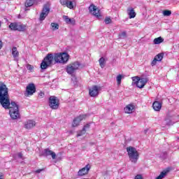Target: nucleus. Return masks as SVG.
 Instances as JSON below:
<instances>
[{"mask_svg": "<svg viewBox=\"0 0 179 179\" xmlns=\"http://www.w3.org/2000/svg\"><path fill=\"white\" fill-rule=\"evenodd\" d=\"M69 59V55L66 52L55 53L54 55L52 53H49L43 59L41 64V69H47L52 65L53 61L57 64H66Z\"/></svg>", "mask_w": 179, "mask_h": 179, "instance_id": "f257e3e1", "label": "nucleus"}, {"mask_svg": "<svg viewBox=\"0 0 179 179\" xmlns=\"http://www.w3.org/2000/svg\"><path fill=\"white\" fill-rule=\"evenodd\" d=\"M0 104L3 108H9V106H10L9 90L3 83L0 84Z\"/></svg>", "mask_w": 179, "mask_h": 179, "instance_id": "f03ea898", "label": "nucleus"}, {"mask_svg": "<svg viewBox=\"0 0 179 179\" xmlns=\"http://www.w3.org/2000/svg\"><path fill=\"white\" fill-rule=\"evenodd\" d=\"M5 110H10L9 114L12 120H17L20 118V113H19V105L15 101L10 102V106Z\"/></svg>", "mask_w": 179, "mask_h": 179, "instance_id": "7ed1b4c3", "label": "nucleus"}, {"mask_svg": "<svg viewBox=\"0 0 179 179\" xmlns=\"http://www.w3.org/2000/svg\"><path fill=\"white\" fill-rule=\"evenodd\" d=\"M127 152L128 153L129 159L131 163H136L139 159V152L136 150V148L134 147H127Z\"/></svg>", "mask_w": 179, "mask_h": 179, "instance_id": "20e7f679", "label": "nucleus"}, {"mask_svg": "<svg viewBox=\"0 0 179 179\" xmlns=\"http://www.w3.org/2000/svg\"><path fill=\"white\" fill-rule=\"evenodd\" d=\"M80 62H74L70 64H69L66 68V72L69 73V75H73L76 71H78L79 68H80Z\"/></svg>", "mask_w": 179, "mask_h": 179, "instance_id": "39448f33", "label": "nucleus"}, {"mask_svg": "<svg viewBox=\"0 0 179 179\" xmlns=\"http://www.w3.org/2000/svg\"><path fill=\"white\" fill-rule=\"evenodd\" d=\"M49 106L52 110H58L59 107V101L55 96H51L49 98Z\"/></svg>", "mask_w": 179, "mask_h": 179, "instance_id": "423d86ee", "label": "nucleus"}, {"mask_svg": "<svg viewBox=\"0 0 179 179\" xmlns=\"http://www.w3.org/2000/svg\"><path fill=\"white\" fill-rule=\"evenodd\" d=\"M9 28L10 30H14L15 31H24L26 30V27L23 24H19L16 22H13L10 24Z\"/></svg>", "mask_w": 179, "mask_h": 179, "instance_id": "0eeeda50", "label": "nucleus"}, {"mask_svg": "<svg viewBox=\"0 0 179 179\" xmlns=\"http://www.w3.org/2000/svg\"><path fill=\"white\" fill-rule=\"evenodd\" d=\"M50 13V6L48 4H45L43 6V8L42 10V12L40 15V20H44L47 16H48V14Z\"/></svg>", "mask_w": 179, "mask_h": 179, "instance_id": "6e6552de", "label": "nucleus"}, {"mask_svg": "<svg viewBox=\"0 0 179 179\" xmlns=\"http://www.w3.org/2000/svg\"><path fill=\"white\" fill-rule=\"evenodd\" d=\"M89 11L90 13H91L92 15L96 16V17H100V16H101L100 15V10H99V8H97V7L93 4L90 6Z\"/></svg>", "mask_w": 179, "mask_h": 179, "instance_id": "1a4fd4ad", "label": "nucleus"}, {"mask_svg": "<svg viewBox=\"0 0 179 179\" xmlns=\"http://www.w3.org/2000/svg\"><path fill=\"white\" fill-rule=\"evenodd\" d=\"M99 90H100V87L93 85L92 88L90 89V96H91V97H96V96H99Z\"/></svg>", "mask_w": 179, "mask_h": 179, "instance_id": "9d476101", "label": "nucleus"}, {"mask_svg": "<svg viewBox=\"0 0 179 179\" xmlns=\"http://www.w3.org/2000/svg\"><path fill=\"white\" fill-rule=\"evenodd\" d=\"M26 92L27 96H31L34 93H36V85L33 83H30L27 86Z\"/></svg>", "mask_w": 179, "mask_h": 179, "instance_id": "9b49d317", "label": "nucleus"}, {"mask_svg": "<svg viewBox=\"0 0 179 179\" xmlns=\"http://www.w3.org/2000/svg\"><path fill=\"white\" fill-rule=\"evenodd\" d=\"M90 170V165L87 164L84 168H83L78 171V176L79 177L86 176V174H87V173H89Z\"/></svg>", "mask_w": 179, "mask_h": 179, "instance_id": "f8f14e48", "label": "nucleus"}, {"mask_svg": "<svg viewBox=\"0 0 179 179\" xmlns=\"http://www.w3.org/2000/svg\"><path fill=\"white\" fill-rule=\"evenodd\" d=\"M85 118H86V115H80L73 120L72 126L73 127H78L80 122L83 121V120H85Z\"/></svg>", "mask_w": 179, "mask_h": 179, "instance_id": "ddd939ff", "label": "nucleus"}, {"mask_svg": "<svg viewBox=\"0 0 179 179\" xmlns=\"http://www.w3.org/2000/svg\"><path fill=\"white\" fill-rule=\"evenodd\" d=\"M43 156H51L53 160L57 159V154H55L52 150H50V148L43 150Z\"/></svg>", "mask_w": 179, "mask_h": 179, "instance_id": "4468645a", "label": "nucleus"}, {"mask_svg": "<svg viewBox=\"0 0 179 179\" xmlns=\"http://www.w3.org/2000/svg\"><path fill=\"white\" fill-rule=\"evenodd\" d=\"M149 82V79L148 78H141V80L136 84L137 87L139 89H143L145 87V85Z\"/></svg>", "mask_w": 179, "mask_h": 179, "instance_id": "2eb2a0df", "label": "nucleus"}, {"mask_svg": "<svg viewBox=\"0 0 179 179\" xmlns=\"http://www.w3.org/2000/svg\"><path fill=\"white\" fill-rule=\"evenodd\" d=\"M36 127V122L34 120H28L24 123L25 129H31Z\"/></svg>", "mask_w": 179, "mask_h": 179, "instance_id": "dca6fc26", "label": "nucleus"}, {"mask_svg": "<svg viewBox=\"0 0 179 179\" xmlns=\"http://www.w3.org/2000/svg\"><path fill=\"white\" fill-rule=\"evenodd\" d=\"M90 128V124H87L84 126L82 130L78 132L77 134V138H79V136H83L85 134H86V129H89Z\"/></svg>", "mask_w": 179, "mask_h": 179, "instance_id": "f3484780", "label": "nucleus"}, {"mask_svg": "<svg viewBox=\"0 0 179 179\" xmlns=\"http://www.w3.org/2000/svg\"><path fill=\"white\" fill-rule=\"evenodd\" d=\"M172 118H173V116L168 114L166 115V117L164 120V123H162V125H169V126L173 125V124L174 123H173V121H171Z\"/></svg>", "mask_w": 179, "mask_h": 179, "instance_id": "a211bd4d", "label": "nucleus"}, {"mask_svg": "<svg viewBox=\"0 0 179 179\" xmlns=\"http://www.w3.org/2000/svg\"><path fill=\"white\" fill-rule=\"evenodd\" d=\"M127 14L129 15V19H134V17L136 16V13L132 7H129L127 8Z\"/></svg>", "mask_w": 179, "mask_h": 179, "instance_id": "6ab92c4d", "label": "nucleus"}, {"mask_svg": "<svg viewBox=\"0 0 179 179\" xmlns=\"http://www.w3.org/2000/svg\"><path fill=\"white\" fill-rule=\"evenodd\" d=\"M133 111H135V106L132 104H129L124 108V113L126 114H131Z\"/></svg>", "mask_w": 179, "mask_h": 179, "instance_id": "aec40b11", "label": "nucleus"}, {"mask_svg": "<svg viewBox=\"0 0 179 179\" xmlns=\"http://www.w3.org/2000/svg\"><path fill=\"white\" fill-rule=\"evenodd\" d=\"M152 107L155 111H160V110H162V103L159 101H155L152 104Z\"/></svg>", "mask_w": 179, "mask_h": 179, "instance_id": "412c9836", "label": "nucleus"}, {"mask_svg": "<svg viewBox=\"0 0 179 179\" xmlns=\"http://www.w3.org/2000/svg\"><path fill=\"white\" fill-rule=\"evenodd\" d=\"M63 19L65 20L66 23H67V24H75V20H73V18H69V17L66 16V15H64L63 16Z\"/></svg>", "mask_w": 179, "mask_h": 179, "instance_id": "4be33fe9", "label": "nucleus"}, {"mask_svg": "<svg viewBox=\"0 0 179 179\" xmlns=\"http://www.w3.org/2000/svg\"><path fill=\"white\" fill-rule=\"evenodd\" d=\"M12 55L16 59L17 57H19V51H17V48L16 47H13L12 49Z\"/></svg>", "mask_w": 179, "mask_h": 179, "instance_id": "5701e85b", "label": "nucleus"}, {"mask_svg": "<svg viewBox=\"0 0 179 179\" xmlns=\"http://www.w3.org/2000/svg\"><path fill=\"white\" fill-rule=\"evenodd\" d=\"M169 173V170L167 171H163L160 173L159 176H158L155 179H163L166 176H167V173Z\"/></svg>", "mask_w": 179, "mask_h": 179, "instance_id": "b1692460", "label": "nucleus"}, {"mask_svg": "<svg viewBox=\"0 0 179 179\" xmlns=\"http://www.w3.org/2000/svg\"><path fill=\"white\" fill-rule=\"evenodd\" d=\"M35 1L36 0H27L25 2V8H30V6H33Z\"/></svg>", "mask_w": 179, "mask_h": 179, "instance_id": "393cba45", "label": "nucleus"}, {"mask_svg": "<svg viewBox=\"0 0 179 179\" xmlns=\"http://www.w3.org/2000/svg\"><path fill=\"white\" fill-rule=\"evenodd\" d=\"M164 41V39L159 36L154 39V44H160Z\"/></svg>", "mask_w": 179, "mask_h": 179, "instance_id": "a878e982", "label": "nucleus"}, {"mask_svg": "<svg viewBox=\"0 0 179 179\" xmlns=\"http://www.w3.org/2000/svg\"><path fill=\"white\" fill-rule=\"evenodd\" d=\"M99 62L101 68H104L106 66V59H104V57H101Z\"/></svg>", "mask_w": 179, "mask_h": 179, "instance_id": "bb28decb", "label": "nucleus"}, {"mask_svg": "<svg viewBox=\"0 0 179 179\" xmlns=\"http://www.w3.org/2000/svg\"><path fill=\"white\" fill-rule=\"evenodd\" d=\"M163 57H164V53H159L158 55H157L155 57V59L160 62V61H162V59H163Z\"/></svg>", "mask_w": 179, "mask_h": 179, "instance_id": "cd10ccee", "label": "nucleus"}, {"mask_svg": "<svg viewBox=\"0 0 179 179\" xmlns=\"http://www.w3.org/2000/svg\"><path fill=\"white\" fill-rule=\"evenodd\" d=\"M50 26L52 27V30L53 31L58 30V29H59V24H58V23L56 22L51 23Z\"/></svg>", "mask_w": 179, "mask_h": 179, "instance_id": "c85d7f7f", "label": "nucleus"}, {"mask_svg": "<svg viewBox=\"0 0 179 179\" xmlns=\"http://www.w3.org/2000/svg\"><path fill=\"white\" fill-rule=\"evenodd\" d=\"M132 85H136L141 80V78L138 76L132 77Z\"/></svg>", "mask_w": 179, "mask_h": 179, "instance_id": "c756f323", "label": "nucleus"}, {"mask_svg": "<svg viewBox=\"0 0 179 179\" xmlns=\"http://www.w3.org/2000/svg\"><path fill=\"white\" fill-rule=\"evenodd\" d=\"M66 6L69 9H73V2L67 0V4Z\"/></svg>", "mask_w": 179, "mask_h": 179, "instance_id": "7c9ffc66", "label": "nucleus"}, {"mask_svg": "<svg viewBox=\"0 0 179 179\" xmlns=\"http://www.w3.org/2000/svg\"><path fill=\"white\" fill-rule=\"evenodd\" d=\"M117 85H121V80H122V76L121 74L118 75L116 77Z\"/></svg>", "mask_w": 179, "mask_h": 179, "instance_id": "2f4dec72", "label": "nucleus"}, {"mask_svg": "<svg viewBox=\"0 0 179 179\" xmlns=\"http://www.w3.org/2000/svg\"><path fill=\"white\" fill-rule=\"evenodd\" d=\"M71 80H72V82H73L74 86H78V78H76V76H73V77L71 78Z\"/></svg>", "mask_w": 179, "mask_h": 179, "instance_id": "473e14b6", "label": "nucleus"}, {"mask_svg": "<svg viewBox=\"0 0 179 179\" xmlns=\"http://www.w3.org/2000/svg\"><path fill=\"white\" fill-rule=\"evenodd\" d=\"M164 16H170L171 15V10H165L163 11Z\"/></svg>", "mask_w": 179, "mask_h": 179, "instance_id": "72a5a7b5", "label": "nucleus"}, {"mask_svg": "<svg viewBox=\"0 0 179 179\" xmlns=\"http://www.w3.org/2000/svg\"><path fill=\"white\" fill-rule=\"evenodd\" d=\"M119 38H127V32L123 31L119 35Z\"/></svg>", "mask_w": 179, "mask_h": 179, "instance_id": "f704fd0d", "label": "nucleus"}, {"mask_svg": "<svg viewBox=\"0 0 179 179\" xmlns=\"http://www.w3.org/2000/svg\"><path fill=\"white\" fill-rule=\"evenodd\" d=\"M61 5H63L64 6H66L68 3V0H60Z\"/></svg>", "mask_w": 179, "mask_h": 179, "instance_id": "c9c22d12", "label": "nucleus"}, {"mask_svg": "<svg viewBox=\"0 0 179 179\" xmlns=\"http://www.w3.org/2000/svg\"><path fill=\"white\" fill-rule=\"evenodd\" d=\"M105 23H106V24H110V23H111V18H110V17H106V18L105 19Z\"/></svg>", "mask_w": 179, "mask_h": 179, "instance_id": "e433bc0d", "label": "nucleus"}, {"mask_svg": "<svg viewBox=\"0 0 179 179\" xmlns=\"http://www.w3.org/2000/svg\"><path fill=\"white\" fill-rule=\"evenodd\" d=\"M157 64V61L156 60L155 58H154V59L151 62V66H155V65H156Z\"/></svg>", "mask_w": 179, "mask_h": 179, "instance_id": "4c0bfd02", "label": "nucleus"}, {"mask_svg": "<svg viewBox=\"0 0 179 179\" xmlns=\"http://www.w3.org/2000/svg\"><path fill=\"white\" fill-rule=\"evenodd\" d=\"M27 69H28V71H33L34 67H33V66L28 64L27 66Z\"/></svg>", "mask_w": 179, "mask_h": 179, "instance_id": "58836bf2", "label": "nucleus"}, {"mask_svg": "<svg viewBox=\"0 0 179 179\" xmlns=\"http://www.w3.org/2000/svg\"><path fill=\"white\" fill-rule=\"evenodd\" d=\"M38 97L40 99H43L44 97V92H41L39 94H38Z\"/></svg>", "mask_w": 179, "mask_h": 179, "instance_id": "ea45409f", "label": "nucleus"}, {"mask_svg": "<svg viewBox=\"0 0 179 179\" xmlns=\"http://www.w3.org/2000/svg\"><path fill=\"white\" fill-rule=\"evenodd\" d=\"M134 179H143V177H142V175H137L135 176Z\"/></svg>", "mask_w": 179, "mask_h": 179, "instance_id": "a19ab883", "label": "nucleus"}, {"mask_svg": "<svg viewBox=\"0 0 179 179\" xmlns=\"http://www.w3.org/2000/svg\"><path fill=\"white\" fill-rule=\"evenodd\" d=\"M41 171H44V169H38L35 171V173H41Z\"/></svg>", "mask_w": 179, "mask_h": 179, "instance_id": "79ce46f5", "label": "nucleus"}, {"mask_svg": "<svg viewBox=\"0 0 179 179\" xmlns=\"http://www.w3.org/2000/svg\"><path fill=\"white\" fill-rule=\"evenodd\" d=\"M18 157L20 159H22L23 158V154H22V152L18 153Z\"/></svg>", "mask_w": 179, "mask_h": 179, "instance_id": "37998d69", "label": "nucleus"}, {"mask_svg": "<svg viewBox=\"0 0 179 179\" xmlns=\"http://www.w3.org/2000/svg\"><path fill=\"white\" fill-rule=\"evenodd\" d=\"M2 48V41H0V50Z\"/></svg>", "mask_w": 179, "mask_h": 179, "instance_id": "c03bdc74", "label": "nucleus"}, {"mask_svg": "<svg viewBox=\"0 0 179 179\" xmlns=\"http://www.w3.org/2000/svg\"><path fill=\"white\" fill-rule=\"evenodd\" d=\"M0 179H3V176L1 175L0 176Z\"/></svg>", "mask_w": 179, "mask_h": 179, "instance_id": "a18cd8bd", "label": "nucleus"}, {"mask_svg": "<svg viewBox=\"0 0 179 179\" xmlns=\"http://www.w3.org/2000/svg\"><path fill=\"white\" fill-rule=\"evenodd\" d=\"M90 145H91V146H92V145H94V143H90Z\"/></svg>", "mask_w": 179, "mask_h": 179, "instance_id": "49530a36", "label": "nucleus"}, {"mask_svg": "<svg viewBox=\"0 0 179 179\" xmlns=\"http://www.w3.org/2000/svg\"><path fill=\"white\" fill-rule=\"evenodd\" d=\"M0 27H1V21H0Z\"/></svg>", "mask_w": 179, "mask_h": 179, "instance_id": "de8ad7c7", "label": "nucleus"}]
</instances>
